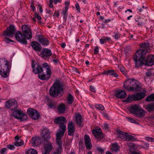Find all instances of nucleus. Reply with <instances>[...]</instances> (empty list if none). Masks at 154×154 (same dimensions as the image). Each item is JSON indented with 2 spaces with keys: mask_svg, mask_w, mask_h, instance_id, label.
Masks as SVG:
<instances>
[{
  "mask_svg": "<svg viewBox=\"0 0 154 154\" xmlns=\"http://www.w3.org/2000/svg\"><path fill=\"white\" fill-rule=\"evenodd\" d=\"M51 145L50 143V141L49 143H47V142H44V148L45 149V153L46 154L48 152L52 149Z\"/></svg>",
  "mask_w": 154,
  "mask_h": 154,
  "instance_id": "26",
  "label": "nucleus"
},
{
  "mask_svg": "<svg viewBox=\"0 0 154 154\" xmlns=\"http://www.w3.org/2000/svg\"><path fill=\"white\" fill-rule=\"evenodd\" d=\"M102 127L106 131L109 128L108 125L106 123L104 124Z\"/></svg>",
  "mask_w": 154,
  "mask_h": 154,
  "instance_id": "50",
  "label": "nucleus"
},
{
  "mask_svg": "<svg viewBox=\"0 0 154 154\" xmlns=\"http://www.w3.org/2000/svg\"><path fill=\"white\" fill-rule=\"evenodd\" d=\"M5 106L12 111L14 110L18 107V105L14 99L8 100L5 102Z\"/></svg>",
  "mask_w": 154,
  "mask_h": 154,
  "instance_id": "7",
  "label": "nucleus"
},
{
  "mask_svg": "<svg viewBox=\"0 0 154 154\" xmlns=\"http://www.w3.org/2000/svg\"><path fill=\"white\" fill-rule=\"evenodd\" d=\"M133 140L134 141H136V139L133 136L130 135H128L127 138L126 139V141H129Z\"/></svg>",
  "mask_w": 154,
  "mask_h": 154,
  "instance_id": "39",
  "label": "nucleus"
},
{
  "mask_svg": "<svg viewBox=\"0 0 154 154\" xmlns=\"http://www.w3.org/2000/svg\"><path fill=\"white\" fill-rule=\"evenodd\" d=\"M96 108L99 110H103L104 109V108L103 106L101 104H98L96 105Z\"/></svg>",
  "mask_w": 154,
  "mask_h": 154,
  "instance_id": "45",
  "label": "nucleus"
},
{
  "mask_svg": "<svg viewBox=\"0 0 154 154\" xmlns=\"http://www.w3.org/2000/svg\"><path fill=\"white\" fill-rule=\"evenodd\" d=\"M41 142V138L39 137H35L32 138L31 143L34 146H38Z\"/></svg>",
  "mask_w": 154,
  "mask_h": 154,
  "instance_id": "21",
  "label": "nucleus"
},
{
  "mask_svg": "<svg viewBox=\"0 0 154 154\" xmlns=\"http://www.w3.org/2000/svg\"><path fill=\"white\" fill-rule=\"evenodd\" d=\"M15 37L16 40L19 42V31H17L15 34Z\"/></svg>",
  "mask_w": 154,
  "mask_h": 154,
  "instance_id": "48",
  "label": "nucleus"
},
{
  "mask_svg": "<svg viewBox=\"0 0 154 154\" xmlns=\"http://www.w3.org/2000/svg\"><path fill=\"white\" fill-rule=\"evenodd\" d=\"M84 140L86 148L90 149L91 146L90 138L88 135H85L84 137Z\"/></svg>",
  "mask_w": 154,
  "mask_h": 154,
  "instance_id": "23",
  "label": "nucleus"
},
{
  "mask_svg": "<svg viewBox=\"0 0 154 154\" xmlns=\"http://www.w3.org/2000/svg\"><path fill=\"white\" fill-rule=\"evenodd\" d=\"M63 136L61 135L56 134V142L58 146H62V142L61 140V138Z\"/></svg>",
  "mask_w": 154,
  "mask_h": 154,
  "instance_id": "31",
  "label": "nucleus"
},
{
  "mask_svg": "<svg viewBox=\"0 0 154 154\" xmlns=\"http://www.w3.org/2000/svg\"><path fill=\"white\" fill-rule=\"evenodd\" d=\"M32 66L33 71L35 74H38L39 78L43 80H48L51 75L50 68H42V66L37 64L34 60H32Z\"/></svg>",
  "mask_w": 154,
  "mask_h": 154,
  "instance_id": "1",
  "label": "nucleus"
},
{
  "mask_svg": "<svg viewBox=\"0 0 154 154\" xmlns=\"http://www.w3.org/2000/svg\"><path fill=\"white\" fill-rule=\"evenodd\" d=\"M140 46L142 48L144 49L143 50H146L148 51V50L149 49L150 45L147 42H145L144 43H141L140 44Z\"/></svg>",
  "mask_w": 154,
  "mask_h": 154,
  "instance_id": "30",
  "label": "nucleus"
},
{
  "mask_svg": "<svg viewBox=\"0 0 154 154\" xmlns=\"http://www.w3.org/2000/svg\"><path fill=\"white\" fill-rule=\"evenodd\" d=\"M59 126L60 128L58 130V132L56 134L63 136L66 130V125L64 124H63L60 125Z\"/></svg>",
  "mask_w": 154,
  "mask_h": 154,
  "instance_id": "24",
  "label": "nucleus"
},
{
  "mask_svg": "<svg viewBox=\"0 0 154 154\" xmlns=\"http://www.w3.org/2000/svg\"><path fill=\"white\" fill-rule=\"evenodd\" d=\"M140 106L138 105L135 104L132 105L130 107L129 109V111L131 113L134 114V115L136 113L137 111L139 109Z\"/></svg>",
  "mask_w": 154,
  "mask_h": 154,
  "instance_id": "18",
  "label": "nucleus"
},
{
  "mask_svg": "<svg viewBox=\"0 0 154 154\" xmlns=\"http://www.w3.org/2000/svg\"><path fill=\"white\" fill-rule=\"evenodd\" d=\"M89 88H90V90L91 91H92V92H96V91H95V88L93 86L90 85V86Z\"/></svg>",
  "mask_w": 154,
  "mask_h": 154,
  "instance_id": "54",
  "label": "nucleus"
},
{
  "mask_svg": "<svg viewBox=\"0 0 154 154\" xmlns=\"http://www.w3.org/2000/svg\"><path fill=\"white\" fill-rule=\"evenodd\" d=\"M35 17L38 20H40L41 19V18L40 16H39L38 14L35 13Z\"/></svg>",
  "mask_w": 154,
  "mask_h": 154,
  "instance_id": "59",
  "label": "nucleus"
},
{
  "mask_svg": "<svg viewBox=\"0 0 154 154\" xmlns=\"http://www.w3.org/2000/svg\"><path fill=\"white\" fill-rule=\"evenodd\" d=\"M148 52L146 50L140 49L137 51L134 56V59L135 63V66L139 67L145 63L144 56Z\"/></svg>",
  "mask_w": 154,
  "mask_h": 154,
  "instance_id": "3",
  "label": "nucleus"
},
{
  "mask_svg": "<svg viewBox=\"0 0 154 154\" xmlns=\"http://www.w3.org/2000/svg\"><path fill=\"white\" fill-rule=\"evenodd\" d=\"M120 69L122 73L124 74V75H125L126 74V71L125 70V69L123 67H121L120 68Z\"/></svg>",
  "mask_w": 154,
  "mask_h": 154,
  "instance_id": "56",
  "label": "nucleus"
},
{
  "mask_svg": "<svg viewBox=\"0 0 154 154\" xmlns=\"http://www.w3.org/2000/svg\"><path fill=\"white\" fill-rule=\"evenodd\" d=\"M26 154H37V152L34 149H30L27 150Z\"/></svg>",
  "mask_w": 154,
  "mask_h": 154,
  "instance_id": "40",
  "label": "nucleus"
},
{
  "mask_svg": "<svg viewBox=\"0 0 154 154\" xmlns=\"http://www.w3.org/2000/svg\"><path fill=\"white\" fill-rule=\"evenodd\" d=\"M16 32V29L13 25H10L8 27L5 31L3 32V35L6 37L12 38Z\"/></svg>",
  "mask_w": 154,
  "mask_h": 154,
  "instance_id": "6",
  "label": "nucleus"
},
{
  "mask_svg": "<svg viewBox=\"0 0 154 154\" xmlns=\"http://www.w3.org/2000/svg\"><path fill=\"white\" fill-rule=\"evenodd\" d=\"M145 96V94L142 93H138L133 94L134 101L140 100L143 99Z\"/></svg>",
  "mask_w": 154,
  "mask_h": 154,
  "instance_id": "20",
  "label": "nucleus"
},
{
  "mask_svg": "<svg viewBox=\"0 0 154 154\" xmlns=\"http://www.w3.org/2000/svg\"><path fill=\"white\" fill-rule=\"evenodd\" d=\"M120 34L119 33H116L115 34L114 36L115 38L117 40H118L120 38Z\"/></svg>",
  "mask_w": 154,
  "mask_h": 154,
  "instance_id": "58",
  "label": "nucleus"
},
{
  "mask_svg": "<svg viewBox=\"0 0 154 154\" xmlns=\"http://www.w3.org/2000/svg\"><path fill=\"white\" fill-rule=\"evenodd\" d=\"M144 148L145 149H147L149 146V144L147 143H146L144 144Z\"/></svg>",
  "mask_w": 154,
  "mask_h": 154,
  "instance_id": "64",
  "label": "nucleus"
},
{
  "mask_svg": "<svg viewBox=\"0 0 154 154\" xmlns=\"http://www.w3.org/2000/svg\"><path fill=\"white\" fill-rule=\"evenodd\" d=\"M92 131V133L96 138H100L103 137L101 133V130L100 128H95Z\"/></svg>",
  "mask_w": 154,
  "mask_h": 154,
  "instance_id": "15",
  "label": "nucleus"
},
{
  "mask_svg": "<svg viewBox=\"0 0 154 154\" xmlns=\"http://www.w3.org/2000/svg\"><path fill=\"white\" fill-rule=\"evenodd\" d=\"M15 141L14 143L13 144L14 146L18 147L19 146V137L18 135L16 136L15 137Z\"/></svg>",
  "mask_w": 154,
  "mask_h": 154,
  "instance_id": "37",
  "label": "nucleus"
},
{
  "mask_svg": "<svg viewBox=\"0 0 154 154\" xmlns=\"http://www.w3.org/2000/svg\"><path fill=\"white\" fill-rule=\"evenodd\" d=\"M145 114L144 110L140 106L139 109L137 111L134 116L138 118H141L144 116Z\"/></svg>",
  "mask_w": 154,
  "mask_h": 154,
  "instance_id": "25",
  "label": "nucleus"
},
{
  "mask_svg": "<svg viewBox=\"0 0 154 154\" xmlns=\"http://www.w3.org/2000/svg\"><path fill=\"white\" fill-rule=\"evenodd\" d=\"M7 148L11 150H13L14 149L15 146L14 145H9L7 146Z\"/></svg>",
  "mask_w": 154,
  "mask_h": 154,
  "instance_id": "52",
  "label": "nucleus"
},
{
  "mask_svg": "<svg viewBox=\"0 0 154 154\" xmlns=\"http://www.w3.org/2000/svg\"><path fill=\"white\" fill-rule=\"evenodd\" d=\"M66 107L65 104H61L59 105L57 107V109L60 113H63L65 110Z\"/></svg>",
  "mask_w": 154,
  "mask_h": 154,
  "instance_id": "28",
  "label": "nucleus"
},
{
  "mask_svg": "<svg viewBox=\"0 0 154 154\" xmlns=\"http://www.w3.org/2000/svg\"><path fill=\"white\" fill-rule=\"evenodd\" d=\"M73 101V98L71 94H69L68 95L67 100V103L69 104H72Z\"/></svg>",
  "mask_w": 154,
  "mask_h": 154,
  "instance_id": "35",
  "label": "nucleus"
},
{
  "mask_svg": "<svg viewBox=\"0 0 154 154\" xmlns=\"http://www.w3.org/2000/svg\"><path fill=\"white\" fill-rule=\"evenodd\" d=\"M146 101L148 102L154 101V94H152L147 97L146 99Z\"/></svg>",
  "mask_w": 154,
  "mask_h": 154,
  "instance_id": "36",
  "label": "nucleus"
},
{
  "mask_svg": "<svg viewBox=\"0 0 154 154\" xmlns=\"http://www.w3.org/2000/svg\"><path fill=\"white\" fill-rule=\"evenodd\" d=\"M105 42H109L111 40V38H108L107 37H106L104 38Z\"/></svg>",
  "mask_w": 154,
  "mask_h": 154,
  "instance_id": "63",
  "label": "nucleus"
},
{
  "mask_svg": "<svg viewBox=\"0 0 154 154\" xmlns=\"http://www.w3.org/2000/svg\"><path fill=\"white\" fill-rule=\"evenodd\" d=\"M97 150L99 151V152L102 153L104 152V150L101 147H97Z\"/></svg>",
  "mask_w": 154,
  "mask_h": 154,
  "instance_id": "61",
  "label": "nucleus"
},
{
  "mask_svg": "<svg viewBox=\"0 0 154 154\" xmlns=\"http://www.w3.org/2000/svg\"><path fill=\"white\" fill-rule=\"evenodd\" d=\"M14 111L13 112V116L15 118L19 119V110L15 109L14 110Z\"/></svg>",
  "mask_w": 154,
  "mask_h": 154,
  "instance_id": "33",
  "label": "nucleus"
},
{
  "mask_svg": "<svg viewBox=\"0 0 154 154\" xmlns=\"http://www.w3.org/2000/svg\"><path fill=\"white\" fill-rule=\"evenodd\" d=\"M68 134L70 136L73 135L75 131V127L72 122H71L68 124Z\"/></svg>",
  "mask_w": 154,
  "mask_h": 154,
  "instance_id": "14",
  "label": "nucleus"
},
{
  "mask_svg": "<svg viewBox=\"0 0 154 154\" xmlns=\"http://www.w3.org/2000/svg\"><path fill=\"white\" fill-rule=\"evenodd\" d=\"M131 79L127 80L124 84V88L128 91H130V84L129 82H130L131 81Z\"/></svg>",
  "mask_w": 154,
  "mask_h": 154,
  "instance_id": "29",
  "label": "nucleus"
},
{
  "mask_svg": "<svg viewBox=\"0 0 154 154\" xmlns=\"http://www.w3.org/2000/svg\"><path fill=\"white\" fill-rule=\"evenodd\" d=\"M7 149L5 148H3L0 150V152L2 154H4L6 151Z\"/></svg>",
  "mask_w": 154,
  "mask_h": 154,
  "instance_id": "55",
  "label": "nucleus"
},
{
  "mask_svg": "<svg viewBox=\"0 0 154 154\" xmlns=\"http://www.w3.org/2000/svg\"><path fill=\"white\" fill-rule=\"evenodd\" d=\"M146 109L149 112L154 110V103L148 105L146 106Z\"/></svg>",
  "mask_w": 154,
  "mask_h": 154,
  "instance_id": "32",
  "label": "nucleus"
},
{
  "mask_svg": "<svg viewBox=\"0 0 154 154\" xmlns=\"http://www.w3.org/2000/svg\"><path fill=\"white\" fill-rule=\"evenodd\" d=\"M4 41L6 43H9L10 42H14V41L8 38H5L4 39Z\"/></svg>",
  "mask_w": 154,
  "mask_h": 154,
  "instance_id": "46",
  "label": "nucleus"
},
{
  "mask_svg": "<svg viewBox=\"0 0 154 154\" xmlns=\"http://www.w3.org/2000/svg\"><path fill=\"white\" fill-rule=\"evenodd\" d=\"M42 66L43 67V68H49L48 67V65L47 63H45L43 64L42 65Z\"/></svg>",
  "mask_w": 154,
  "mask_h": 154,
  "instance_id": "60",
  "label": "nucleus"
},
{
  "mask_svg": "<svg viewBox=\"0 0 154 154\" xmlns=\"http://www.w3.org/2000/svg\"><path fill=\"white\" fill-rule=\"evenodd\" d=\"M115 95L118 98L123 99L126 97L127 94L125 91L120 90L116 91Z\"/></svg>",
  "mask_w": 154,
  "mask_h": 154,
  "instance_id": "19",
  "label": "nucleus"
},
{
  "mask_svg": "<svg viewBox=\"0 0 154 154\" xmlns=\"http://www.w3.org/2000/svg\"><path fill=\"white\" fill-rule=\"evenodd\" d=\"M127 134V133L125 132V134H123L121 136L120 138L122 140L126 141V139L128 136V135L126 134Z\"/></svg>",
  "mask_w": 154,
  "mask_h": 154,
  "instance_id": "49",
  "label": "nucleus"
},
{
  "mask_svg": "<svg viewBox=\"0 0 154 154\" xmlns=\"http://www.w3.org/2000/svg\"><path fill=\"white\" fill-rule=\"evenodd\" d=\"M63 90L62 84L59 82H55L51 86L49 90V94L51 96L56 97L61 93Z\"/></svg>",
  "mask_w": 154,
  "mask_h": 154,
  "instance_id": "5",
  "label": "nucleus"
},
{
  "mask_svg": "<svg viewBox=\"0 0 154 154\" xmlns=\"http://www.w3.org/2000/svg\"><path fill=\"white\" fill-rule=\"evenodd\" d=\"M31 45L35 51L40 52L42 49V47L37 42L33 41L32 42Z\"/></svg>",
  "mask_w": 154,
  "mask_h": 154,
  "instance_id": "13",
  "label": "nucleus"
},
{
  "mask_svg": "<svg viewBox=\"0 0 154 154\" xmlns=\"http://www.w3.org/2000/svg\"><path fill=\"white\" fill-rule=\"evenodd\" d=\"M68 10L67 8H65V10L63 12V18L65 21H66L67 15L66 14L67 11Z\"/></svg>",
  "mask_w": 154,
  "mask_h": 154,
  "instance_id": "43",
  "label": "nucleus"
},
{
  "mask_svg": "<svg viewBox=\"0 0 154 154\" xmlns=\"http://www.w3.org/2000/svg\"><path fill=\"white\" fill-rule=\"evenodd\" d=\"M116 131L117 134L119 135L118 138H120L121 136L123 134H125V132H122L119 129H117Z\"/></svg>",
  "mask_w": 154,
  "mask_h": 154,
  "instance_id": "44",
  "label": "nucleus"
},
{
  "mask_svg": "<svg viewBox=\"0 0 154 154\" xmlns=\"http://www.w3.org/2000/svg\"><path fill=\"white\" fill-rule=\"evenodd\" d=\"M38 41L42 45H48L49 44L48 40L44 38L42 35H38Z\"/></svg>",
  "mask_w": 154,
  "mask_h": 154,
  "instance_id": "17",
  "label": "nucleus"
},
{
  "mask_svg": "<svg viewBox=\"0 0 154 154\" xmlns=\"http://www.w3.org/2000/svg\"><path fill=\"white\" fill-rule=\"evenodd\" d=\"M28 118L27 115L23 111L20 110V121H24L27 120Z\"/></svg>",
  "mask_w": 154,
  "mask_h": 154,
  "instance_id": "27",
  "label": "nucleus"
},
{
  "mask_svg": "<svg viewBox=\"0 0 154 154\" xmlns=\"http://www.w3.org/2000/svg\"><path fill=\"white\" fill-rule=\"evenodd\" d=\"M66 120V119L64 117L61 116L55 119L54 120V122L57 124L63 125L64 124Z\"/></svg>",
  "mask_w": 154,
  "mask_h": 154,
  "instance_id": "22",
  "label": "nucleus"
},
{
  "mask_svg": "<svg viewBox=\"0 0 154 154\" xmlns=\"http://www.w3.org/2000/svg\"><path fill=\"white\" fill-rule=\"evenodd\" d=\"M146 64L149 66H152L154 64V55H150L148 56L146 60Z\"/></svg>",
  "mask_w": 154,
  "mask_h": 154,
  "instance_id": "16",
  "label": "nucleus"
},
{
  "mask_svg": "<svg viewBox=\"0 0 154 154\" xmlns=\"http://www.w3.org/2000/svg\"><path fill=\"white\" fill-rule=\"evenodd\" d=\"M27 112L29 116L33 120L38 119L40 116L37 111L32 108L28 109Z\"/></svg>",
  "mask_w": 154,
  "mask_h": 154,
  "instance_id": "8",
  "label": "nucleus"
},
{
  "mask_svg": "<svg viewBox=\"0 0 154 154\" xmlns=\"http://www.w3.org/2000/svg\"><path fill=\"white\" fill-rule=\"evenodd\" d=\"M21 29L23 35L20 31V35H21V38H20V42L26 45L27 43L26 39H29L32 38L31 30L28 26L26 25H23L21 27Z\"/></svg>",
  "mask_w": 154,
  "mask_h": 154,
  "instance_id": "4",
  "label": "nucleus"
},
{
  "mask_svg": "<svg viewBox=\"0 0 154 154\" xmlns=\"http://www.w3.org/2000/svg\"><path fill=\"white\" fill-rule=\"evenodd\" d=\"M55 151L54 152H56L58 154L61 153L62 151V146H58Z\"/></svg>",
  "mask_w": 154,
  "mask_h": 154,
  "instance_id": "42",
  "label": "nucleus"
},
{
  "mask_svg": "<svg viewBox=\"0 0 154 154\" xmlns=\"http://www.w3.org/2000/svg\"><path fill=\"white\" fill-rule=\"evenodd\" d=\"M11 65L5 58L0 59V74L3 78H6L9 74Z\"/></svg>",
  "mask_w": 154,
  "mask_h": 154,
  "instance_id": "2",
  "label": "nucleus"
},
{
  "mask_svg": "<svg viewBox=\"0 0 154 154\" xmlns=\"http://www.w3.org/2000/svg\"><path fill=\"white\" fill-rule=\"evenodd\" d=\"M107 72L108 73V74L115 77H117L118 76V75L115 72L114 70H108Z\"/></svg>",
  "mask_w": 154,
  "mask_h": 154,
  "instance_id": "38",
  "label": "nucleus"
},
{
  "mask_svg": "<svg viewBox=\"0 0 154 154\" xmlns=\"http://www.w3.org/2000/svg\"><path fill=\"white\" fill-rule=\"evenodd\" d=\"M49 107L50 108H54L56 105V104L54 102L52 101L48 103Z\"/></svg>",
  "mask_w": 154,
  "mask_h": 154,
  "instance_id": "41",
  "label": "nucleus"
},
{
  "mask_svg": "<svg viewBox=\"0 0 154 154\" xmlns=\"http://www.w3.org/2000/svg\"><path fill=\"white\" fill-rule=\"evenodd\" d=\"M42 134L44 138V142L49 143V139L50 138V133L49 131L46 128H44L42 131Z\"/></svg>",
  "mask_w": 154,
  "mask_h": 154,
  "instance_id": "10",
  "label": "nucleus"
},
{
  "mask_svg": "<svg viewBox=\"0 0 154 154\" xmlns=\"http://www.w3.org/2000/svg\"><path fill=\"white\" fill-rule=\"evenodd\" d=\"M129 83L130 84V91H137L140 90L139 83L136 80L131 79V81Z\"/></svg>",
  "mask_w": 154,
  "mask_h": 154,
  "instance_id": "9",
  "label": "nucleus"
},
{
  "mask_svg": "<svg viewBox=\"0 0 154 154\" xmlns=\"http://www.w3.org/2000/svg\"><path fill=\"white\" fill-rule=\"evenodd\" d=\"M111 149L112 151L117 152L119 149L118 145L116 143L112 144Z\"/></svg>",
  "mask_w": 154,
  "mask_h": 154,
  "instance_id": "34",
  "label": "nucleus"
},
{
  "mask_svg": "<svg viewBox=\"0 0 154 154\" xmlns=\"http://www.w3.org/2000/svg\"><path fill=\"white\" fill-rule=\"evenodd\" d=\"M75 7H76L77 10L79 12H80L79 6V4H76L75 5Z\"/></svg>",
  "mask_w": 154,
  "mask_h": 154,
  "instance_id": "62",
  "label": "nucleus"
},
{
  "mask_svg": "<svg viewBox=\"0 0 154 154\" xmlns=\"http://www.w3.org/2000/svg\"><path fill=\"white\" fill-rule=\"evenodd\" d=\"M51 50L48 48H43L42 50L40 56L44 59H46L51 54Z\"/></svg>",
  "mask_w": 154,
  "mask_h": 154,
  "instance_id": "11",
  "label": "nucleus"
},
{
  "mask_svg": "<svg viewBox=\"0 0 154 154\" xmlns=\"http://www.w3.org/2000/svg\"><path fill=\"white\" fill-rule=\"evenodd\" d=\"M126 118L128 120L129 122L131 123H134L135 122V120L132 118L130 117H126Z\"/></svg>",
  "mask_w": 154,
  "mask_h": 154,
  "instance_id": "53",
  "label": "nucleus"
},
{
  "mask_svg": "<svg viewBox=\"0 0 154 154\" xmlns=\"http://www.w3.org/2000/svg\"><path fill=\"white\" fill-rule=\"evenodd\" d=\"M98 47H95V48L94 50V54H97L98 52Z\"/></svg>",
  "mask_w": 154,
  "mask_h": 154,
  "instance_id": "57",
  "label": "nucleus"
},
{
  "mask_svg": "<svg viewBox=\"0 0 154 154\" xmlns=\"http://www.w3.org/2000/svg\"><path fill=\"white\" fill-rule=\"evenodd\" d=\"M74 117L77 125L79 127H82L83 126L82 124V118L81 114L79 113H76Z\"/></svg>",
  "mask_w": 154,
  "mask_h": 154,
  "instance_id": "12",
  "label": "nucleus"
},
{
  "mask_svg": "<svg viewBox=\"0 0 154 154\" xmlns=\"http://www.w3.org/2000/svg\"><path fill=\"white\" fill-rule=\"evenodd\" d=\"M26 143L22 139H20V146L25 145Z\"/></svg>",
  "mask_w": 154,
  "mask_h": 154,
  "instance_id": "51",
  "label": "nucleus"
},
{
  "mask_svg": "<svg viewBox=\"0 0 154 154\" xmlns=\"http://www.w3.org/2000/svg\"><path fill=\"white\" fill-rule=\"evenodd\" d=\"M126 101L129 102L130 101L134 100L133 94L131 96L129 95L128 96L126 100Z\"/></svg>",
  "mask_w": 154,
  "mask_h": 154,
  "instance_id": "47",
  "label": "nucleus"
}]
</instances>
